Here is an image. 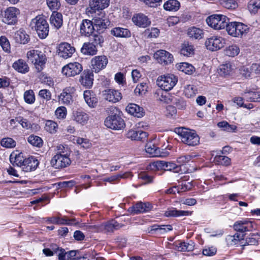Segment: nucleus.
I'll list each match as a JSON object with an SVG mask.
<instances>
[{"mask_svg": "<svg viewBox=\"0 0 260 260\" xmlns=\"http://www.w3.org/2000/svg\"><path fill=\"white\" fill-rule=\"evenodd\" d=\"M145 150L152 157H165L169 154L168 152H161L159 148L151 142L147 143L145 146Z\"/></svg>", "mask_w": 260, "mask_h": 260, "instance_id": "obj_20", "label": "nucleus"}, {"mask_svg": "<svg viewBox=\"0 0 260 260\" xmlns=\"http://www.w3.org/2000/svg\"><path fill=\"white\" fill-rule=\"evenodd\" d=\"M109 4V0H90V6L94 10H102L107 8Z\"/></svg>", "mask_w": 260, "mask_h": 260, "instance_id": "obj_35", "label": "nucleus"}, {"mask_svg": "<svg viewBox=\"0 0 260 260\" xmlns=\"http://www.w3.org/2000/svg\"><path fill=\"white\" fill-rule=\"evenodd\" d=\"M75 51V48L67 43H61L57 49V53L59 56L64 59L71 57Z\"/></svg>", "mask_w": 260, "mask_h": 260, "instance_id": "obj_16", "label": "nucleus"}, {"mask_svg": "<svg viewBox=\"0 0 260 260\" xmlns=\"http://www.w3.org/2000/svg\"><path fill=\"white\" fill-rule=\"evenodd\" d=\"M157 94V98L158 100L167 104L171 103L172 99L174 98L173 96H172L169 93L166 92L164 93L161 90L158 92Z\"/></svg>", "mask_w": 260, "mask_h": 260, "instance_id": "obj_48", "label": "nucleus"}, {"mask_svg": "<svg viewBox=\"0 0 260 260\" xmlns=\"http://www.w3.org/2000/svg\"><path fill=\"white\" fill-rule=\"evenodd\" d=\"M58 125L53 121L47 120L45 123V129L50 133H54L57 131Z\"/></svg>", "mask_w": 260, "mask_h": 260, "instance_id": "obj_52", "label": "nucleus"}, {"mask_svg": "<svg viewBox=\"0 0 260 260\" xmlns=\"http://www.w3.org/2000/svg\"><path fill=\"white\" fill-rule=\"evenodd\" d=\"M51 24L56 28H60L62 25V16L60 13L54 11L50 16Z\"/></svg>", "mask_w": 260, "mask_h": 260, "instance_id": "obj_32", "label": "nucleus"}, {"mask_svg": "<svg viewBox=\"0 0 260 260\" xmlns=\"http://www.w3.org/2000/svg\"><path fill=\"white\" fill-rule=\"evenodd\" d=\"M108 62V60L106 56L101 55L94 57L91 60L92 71L99 73L106 68Z\"/></svg>", "mask_w": 260, "mask_h": 260, "instance_id": "obj_13", "label": "nucleus"}, {"mask_svg": "<svg viewBox=\"0 0 260 260\" xmlns=\"http://www.w3.org/2000/svg\"><path fill=\"white\" fill-rule=\"evenodd\" d=\"M154 57L159 63L164 64L171 63L173 60L172 55L164 50L157 51L154 54Z\"/></svg>", "mask_w": 260, "mask_h": 260, "instance_id": "obj_18", "label": "nucleus"}, {"mask_svg": "<svg viewBox=\"0 0 260 260\" xmlns=\"http://www.w3.org/2000/svg\"><path fill=\"white\" fill-rule=\"evenodd\" d=\"M177 247L179 251H192L194 247V244L192 241H189L188 242H179Z\"/></svg>", "mask_w": 260, "mask_h": 260, "instance_id": "obj_42", "label": "nucleus"}, {"mask_svg": "<svg viewBox=\"0 0 260 260\" xmlns=\"http://www.w3.org/2000/svg\"><path fill=\"white\" fill-rule=\"evenodd\" d=\"M177 70L186 74L191 75L195 71L194 67L187 62H180L176 64Z\"/></svg>", "mask_w": 260, "mask_h": 260, "instance_id": "obj_31", "label": "nucleus"}, {"mask_svg": "<svg viewBox=\"0 0 260 260\" xmlns=\"http://www.w3.org/2000/svg\"><path fill=\"white\" fill-rule=\"evenodd\" d=\"M147 136V133L141 130L135 131L131 129L128 131L126 134L127 138L132 140L142 141L145 139Z\"/></svg>", "mask_w": 260, "mask_h": 260, "instance_id": "obj_26", "label": "nucleus"}, {"mask_svg": "<svg viewBox=\"0 0 260 260\" xmlns=\"http://www.w3.org/2000/svg\"><path fill=\"white\" fill-rule=\"evenodd\" d=\"M229 21V18L222 14H213L206 19L208 25L216 30L226 28Z\"/></svg>", "mask_w": 260, "mask_h": 260, "instance_id": "obj_4", "label": "nucleus"}, {"mask_svg": "<svg viewBox=\"0 0 260 260\" xmlns=\"http://www.w3.org/2000/svg\"><path fill=\"white\" fill-rule=\"evenodd\" d=\"M103 95L105 100L112 103L118 102L122 98L121 93L119 91L113 89L104 90Z\"/></svg>", "mask_w": 260, "mask_h": 260, "instance_id": "obj_21", "label": "nucleus"}, {"mask_svg": "<svg viewBox=\"0 0 260 260\" xmlns=\"http://www.w3.org/2000/svg\"><path fill=\"white\" fill-rule=\"evenodd\" d=\"M193 47L188 43H184L182 46L180 53L184 56H189L193 54Z\"/></svg>", "mask_w": 260, "mask_h": 260, "instance_id": "obj_47", "label": "nucleus"}, {"mask_svg": "<svg viewBox=\"0 0 260 260\" xmlns=\"http://www.w3.org/2000/svg\"><path fill=\"white\" fill-rule=\"evenodd\" d=\"M30 25L35 28L40 38L44 39L48 36L49 25L43 17L37 16L31 20Z\"/></svg>", "mask_w": 260, "mask_h": 260, "instance_id": "obj_3", "label": "nucleus"}, {"mask_svg": "<svg viewBox=\"0 0 260 260\" xmlns=\"http://www.w3.org/2000/svg\"><path fill=\"white\" fill-rule=\"evenodd\" d=\"M48 7L51 10H57L60 6L59 0H46Z\"/></svg>", "mask_w": 260, "mask_h": 260, "instance_id": "obj_64", "label": "nucleus"}, {"mask_svg": "<svg viewBox=\"0 0 260 260\" xmlns=\"http://www.w3.org/2000/svg\"><path fill=\"white\" fill-rule=\"evenodd\" d=\"M152 209V205L149 202H138L133 207L129 208L128 211L133 214L147 212Z\"/></svg>", "mask_w": 260, "mask_h": 260, "instance_id": "obj_17", "label": "nucleus"}, {"mask_svg": "<svg viewBox=\"0 0 260 260\" xmlns=\"http://www.w3.org/2000/svg\"><path fill=\"white\" fill-rule=\"evenodd\" d=\"M10 160L11 163H14L17 166L22 168L24 164L25 158H23L22 153L16 154L14 156L13 154H12L10 156Z\"/></svg>", "mask_w": 260, "mask_h": 260, "instance_id": "obj_45", "label": "nucleus"}, {"mask_svg": "<svg viewBox=\"0 0 260 260\" xmlns=\"http://www.w3.org/2000/svg\"><path fill=\"white\" fill-rule=\"evenodd\" d=\"M217 125L219 127L222 128L223 131L228 132H233L237 128V126L235 125H231L225 121H221L218 123Z\"/></svg>", "mask_w": 260, "mask_h": 260, "instance_id": "obj_50", "label": "nucleus"}, {"mask_svg": "<svg viewBox=\"0 0 260 260\" xmlns=\"http://www.w3.org/2000/svg\"><path fill=\"white\" fill-rule=\"evenodd\" d=\"M175 132L179 136L181 141L188 146H195L199 143L200 138L193 131L179 127L175 129Z\"/></svg>", "mask_w": 260, "mask_h": 260, "instance_id": "obj_1", "label": "nucleus"}, {"mask_svg": "<svg viewBox=\"0 0 260 260\" xmlns=\"http://www.w3.org/2000/svg\"><path fill=\"white\" fill-rule=\"evenodd\" d=\"M26 57L28 61L33 63L38 72H40L43 69L47 61L46 55L37 50H31L27 51Z\"/></svg>", "mask_w": 260, "mask_h": 260, "instance_id": "obj_2", "label": "nucleus"}, {"mask_svg": "<svg viewBox=\"0 0 260 260\" xmlns=\"http://www.w3.org/2000/svg\"><path fill=\"white\" fill-rule=\"evenodd\" d=\"M28 142L34 146L41 147L43 145L42 139L35 135H30L27 138Z\"/></svg>", "mask_w": 260, "mask_h": 260, "instance_id": "obj_49", "label": "nucleus"}, {"mask_svg": "<svg viewBox=\"0 0 260 260\" xmlns=\"http://www.w3.org/2000/svg\"><path fill=\"white\" fill-rule=\"evenodd\" d=\"M111 34L116 37L120 38L129 37L131 35L130 31L127 29L119 27L112 29Z\"/></svg>", "mask_w": 260, "mask_h": 260, "instance_id": "obj_36", "label": "nucleus"}, {"mask_svg": "<svg viewBox=\"0 0 260 260\" xmlns=\"http://www.w3.org/2000/svg\"><path fill=\"white\" fill-rule=\"evenodd\" d=\"M84 99L87 104L91 108H94L98 103V99L90 90H86L83 94Z\"/></svg>", "mask_w": 260, "mask_h": 260, "instance_id": "obj_28", "label": "nucleus"}, {"mask_svg": "<svg viewBox=\"0 0 260 260\" xmlns=\"http://www.w3.org/2000/svg\"><path fill=\"white\" fill-rule=\"evenodd\" d=\"M148 86L145 83H141L138 85L135 89V92L136 94L140 95L144 94L147 91Z\"/></svg>", "mask_w": 260, "mask_h": 260, "instance_id": "obj_63", "label": "nucleus"}, {"mask_svg": "<svg viewBox=\"0 0 260 260\" xmlns=\"http://www.w3.org/2000/svg\"><path fill=\"white\" fill-rule=\"evenodd\" d=\"M0 45L4 51L6 52H10V45L6 37L4 36L0 37Z\"/></svg>", "mask_w": 260, "mask_h": 260, "instance_id": "obj_60", "label": "nucleus"}, {"mask_svg": "<svg viewBox=\"0 0 260 260\" xmlns=\"http://www.w3.org/2000/svg\"><path fill=\"white\" fill-rule=\"evenodd\" d=\"M178 82V78L173 74H168L158 77L157 85L166 91L173 89Z\"/></svg>", "mask_w": 260, "mask_h": 260, "instance_id": "obj_5", "label": "nucleus"}, {"mask_svg": "<svg viewBox=\"0 0 260 260\" xmlns=\"http://www.w3.org/2000/svg\"><path fill=\"white\" fill-rule=\"evenodd\" d=\"M12 67L15 70L21 73H26L29 71L28 64L22 59H20L14 62Z\"/></svg>", "mask_w": 260, "mask_h": 260, "instance_id": "obj_33", "label": "nucleus"}, {"mask_svg": "<svg viewBox=\"0 0 260 260\" xmlns=\"http://www.w3.org/2000/svg\"><path fill=\"white\" fill-rule=\"evenodd\" d=\"M248 8L251 13H256L260 9V0H251L248 4Z\"/></svg>", "mask_w": 260, "mask_h": 260, "instance_id": "obj_55", "label": "nucleus"}, {"mask_svg": "<svg viewBox=\"0 0 260 260\" xmlns=\"http://www.w3.org/2000/svg\"><path fill=\"white\" fill-rule=\"evenodd\" d=\"M71 160L68 156L55 155L51 160L52 166L55 169H61L69 166Z\"/></svg>", "mask_w": 260, "mask_h": 260, "instance_id": "obj_15", "label": "nucleus"}, {"mask_svg": "<svg viewBox=\"0 0 260 260\" xmlns=\"http://www.w3.org/2000/svg\"><path fill=\"white\" fill-rule=\"evenodd\" d=\"M88 115L83 111H77L73 113V119L82 125L85 124L88 120Z\"/></svg>", "mask_w": 260, "mask_h": 260, "instance_id": "obj_30", "label": "nucleus"}, {"mask_svg": "<svg viewBox=\"0 0 260 260\" xmlns=\"http://www.w3.org/2000/svg\"><path fill=\"white\" fill-rule=\"evenodd\" d=\"M184 92L187 98H191L196 94L197 89L193 85H187L184 87Z\"/></svg>", "mask_w": 260, "mask_h": 260, "instance_id": "obj_57", "label": "nucleus"}, {"mask_svg": "<svg viewBox=\"0 0 260 260\" xmlns=\"http://www.w3.org/2000/svg\"><path fill=\"white\" fill-rule=\"evenodd\" d=\"M242 95L251 102H260V91H249L245 92Z\"/></svg>", "mask_w": 260, "mask_h": 260, "instance_id": "obj_43", "label": "nucleus"}, {"mask_svg": "<svg viewBox=\"0 0 260 260\" xmlns=\"http://www.w3.org/2000/svg\"><path fill=\"white\" fill-rule=\"evenodd\" d=\"M81 52L87 55H94L97 53L98 48L91 42L84 43L81 49Z\"/></svg>", "mask_w": 260, "mask_h": 260, "instance_id": "obj_27", "label": "nucleus"}, {"mask_svg": "<svg viewBox=\"0 0 260 260\" xmlns=\"http://www.w3.org/2000/svg\"><path fill=\"white\" fill-rule=\"evenodd\" d=\"M248 29V27L247 25L240 22H229L226 28V30L229 35L235 37H238L247 33Z\"/></svg>", "mask_w": 260, "mask_h": 260, "instance_id": "obj_7", "label": "nucleus"}, {"mask_svg": "<svg viewBox=\"0 0 260 260\" xmlns=\"http://www.w3.org/2000/svg\"><path fill=\"white\" fill-rule=\"evenodd\" d=\"M83 70L81 64L77 62H71L64 66L62 73L67 77H74L79 75Z\"/></svg>", "mask_w": 260, "mask_h": 260, "instance_id": "obj_11", "label": "nucleus"}, {"mask_svg": "<svg viewBox=\"0 0 260 260\" xmlns=\"http://www.w3.org/2000/svg\"><path fill=\"white\" fill-rule=\"evenodd\" d=\"M221 4L228 9H235L238 7L236 0H222Z\"/></svg>", "mask_w": 260, "mask_h": 260, "instance_id": "obj_58", "label": "nucleus"}, {"mask_svg": "<svg viewBox=\"0 0 260 260\" xmlns=\"http://www.w3.org/2000/svg\"><path fill=\"white\" fill-rule=\"evenodd\" d=\"M123 226L114 220H111L103 223L99 225L91 226V228L94 229L97 232H102L105 234L113 233L115 230L119 229Z\"/></svg>", "mask_w": 260, "mask_h": 260, "instance_id": "obj_6", "label": "nucleus"}, {"mask_svg": "<svg viewBox=\"0 0 260 260\" xmlns=\"http://www.w3.org/2000/svg\"><path fill=\"white\" fill-rule=\"evenodd\" d=\"M93 81V75L92 72L89 70H84L79 79L81 85L87 88H89L92 85Z\"/></svg>", "mask_w": 260, "mask_h": 260, "instance_id": "obj_22", "label": "nucleus"}, {"mask_svg": "<svg viewBox=\"0 0 260 260\" xmlns=\"http://www.w3.org/2000/svg\"><path fill=\"white\" fill-rule=\"evenodd\" d=\"M1 144L4 147L12 148L16 146V142L11 138H5L1 140Z\"/></svg>", "mask_w": 260, "mask_h": 260, "instance_id": "obj_54", "label": "nucleus"}, {"mask_svg": "<svg viewBox=\"0 0 260 260\" xmlns=\"http://www.w3.org/2000/svg\"><path fill=\"white\" fill-rule=\"evenodd\" d=\"M234 228L237 231L244 233L247 231L248 227L246 225L245 221H238L234 224Z\"/></svg>", "mask_w": 260, "mask_h": 260, "instance_id": "obj_59", "label": "nucleus"}, {"mask_svg": "<svg viewBox=\"0 0 260 260\" xmlns=\"http://www.w3.org/2000/svg\"><path fill=\"white\" fill-rule=\"evenodd\" d=\"M14 38L17 42L23 44L27 43L29 40V36L21 29L15 33Z\"/></svg>", "mask_w": 260, "mask_h": 260, "instance_id": "obj_29", "label": "nucleus"}, {"mask_svg": "<svg viewBox=\"0 0 260 260\" xmlns=\"http://www.w3.org/2000/svg\"><path fill=\"white\" fill-rule=\"evenodd\" d=\"M243 236L241 237H240V235L238 234H236L234 235H228L225 239L226 242L228 246H234L237 245L239 242L240 241V240L243 239Z\"/></svg>", "mask_w": 260, "mask_h": 260, "instance_id": "obj_41", "label": "nucleus"}, {"mask_svg": "<svg viewBox=\"0 0 260 260\" xmlns=\"http://www.w3.org/2000/svg\"><path fill=\"white\" fill-rule=\"evenodd\" d=\"M187 35L189 38L195 39H201L203 37V30L196 27H192L188 29Z\"/></svg>", "mask_w": 260, "mask_h": 260, "instance_id": "obj_38", "label": "nucleus"}, {"mask_svg": "<svg viewBox=\"0 0 260 260\" xmlns=\"http://www.w3.org/2000/svg\"><path fill=\"white\" fill-rule=\"evenodd\" d=\"M240 52L239 48L236 45H232L226 47L224 50L226 55L230 57H234L237 55Z\"/></svg>", "mask_w": 260, "mask_h": 260, "instance_id": "obj_46", "label": "nucleus"}, {"mask_svg": "<svg viewBox=\"0 0 260 260\" xmlns=\"http://www.w3.org/2000/svg\"><path fill=\"white\" fill-rule=\"evenodd\" d=\"M172 230L171 225H154L151 227L150 232H154L157 234H164Z\"/></svg>", "mask_w": 260, "mask_h": 260, "instance_id": "obj_37", "label": "nucleus"}, {"mask_svg": "<svg viewBox=\"0 0 260 260\" xmlns=\"http://www.w3.org/2000/svg\"><path fill=\"white\" fill-rule=\"evenodd\" d=\"M225 41L221 37L213 36L206 40L205 45L207 48L211 51H215L223 47Z\"/></svg>", "mask_w": 260, "mask_h": 260, "instance_id": "obj_12", "label": "nucleus"}, {"mask_svg": "<svg viewBox=\"0 0 260 260\" xmlns=\"http://www.w3.org/2000/svg\"><path fill=\"white\" fill-rule=\"evenodd\" d=\"M47 220L55 224H69L70 221L66 216L60 217V216L48 217Z\"/></svg>", "mask_w": 260, "mask_h": 260, "instance_id": "obj_40", "label": "nucleus"}, {"mask_svg": "<svg viewBox=\"0 0 260 260\" xmlns=\"http://www.w3.org/2000/svg\"><path fill=\"white\" fill-rule=\"evenodd\" d=\"M125 110L128 113L138 118L143 117L144 114L143 108L133 103L129 104L126 107Z\"/></svg>", "mask_w": 260, "mask_h": 260, "instance_id": "obj_24", "label": "nucleus"}, {"mask_svg": "<svg viewBox=\"0 0 260 260\" xmlns=\"http://www.w3.org/2000/svg\"><path fill=\"white\" fill-rule=\"evenodd\" d=\"M94 31V27L92 21L83 19L80 25V33L82 36L89 37Z\"/></svg>", "mask_w": 260, "mask_h": 260, "instance_id": "obj_19", "label": "nucleus"}, {"mask_svg": "<svg viewBox=\"0 0 260 260\" xmlns=\"http://www.w3.org/2000/svg\"><path fill=\"white\" fill-rule=\"evenodd\" d=\"M233 70V66L231 63H225L220 66L218 73L222 76L230 75Z\"/></svg>", "mask_w": 260, "mask_h": 260, "instance_id": "obj_44", "label": "nucleus"}, {"mask_svg": "<svg viewBox=\"0 0 260 260\" xmlns=\"http://www.w3.org/2000/svg\"><path fill=\"white\" fill-rule=\"evenodd\" d=\"M91 21L94 27V30L99 33L104 32L110 23L105 14L103 13L95 16Z\"/></svg>", "mask_w": 260, "mask_h": 260, "instance_id": "obj_9", "label": "nucleus"}, {"mask_svg": "<svg viewBox=\"0 0 260 260\" xmlns=\"http://www.w3.org/2000/svg\"><path fill=\"white\" fill-rule=\"evenodd\" d=\"M76 89L74 87L69 86L63 89L59 95V102L64 105H70L73 102V94Z\"/></svg>", "mask_w": 260, "mask_h": 260, "instance_id": "obj_14", "label": "nucleus"}, {"mask_svg": "<svg viewBox=\"0 0 260 260\" xmlns=\"http://www.w3.org/2000/svg\"><path fill=\"white\" fill-rule=\"evenodd\" d=\"M132 21L136 25L144 28L148 26L151 23L147 16L141 13L134 15Z\"/></svg>", "mask_w": 260, "mask_h": 260, "instance_id": "obj_23", "label": "nucleus"}, {"mask_svg": "<svg viewBox=\"0 0 260 260\" xmlns=\"http://www.w3.org/2000/svg\"><path fill=\"white\" fill-rule=\"evenodd\" d=\"M57 153L56 155H62L70 156L71 150L67 145H59L56 147Z\"/></svg>", "mask_w": 260, "mask_h": 260, "instance_id": "obj_51", "label": "nucleus"}, {"mask_svg": "<svg viewBox=\"0 0 260 260\" xmlns=\"http://www.w3.org/2000/svg\"><path fill=\"white\" fill-rule=\"evenodd\" d=\"M171 103L174 104L179 109H183L186 106L185 102L182 99L174 96L172 99Z\"/></svg>", "mask_w": 260, "mask_h": 260, "instance_id": "obj_61", "label": "nucleus"}, {"mask_svg": "<svg viewBox=\"0 0 260 260\" xmlns=\"http://www.w3.org/2000/svg\"><path fill=\"white\" fill-rule=\"evenodd\" d=\"M52 250L54 254H56L59 260H65L64 250L60 248L57 245H55L52 246Z\"/></svg>", "mask_w": 260, "mask_h": 260, "instance_id": "obj_56", "label": "nucleus"}, {"mask_svg": "<svg viewBox=\"0 0 260 260\" xmlns=\"http://www.w3.org/2000/svg\"><path fill=\"white\" fill-rule=\"evenodd\" d=\"M191 213L189 211H185L182 210H178L175 208H169L167 210L164 215L166 217H179V216H187L189 215Z\"/></svg>", "mask_w": 260, "mask_h": 260, "instance_id": "obj_34", "label": "nucleus"}, {"mask_svg": "<svg viewBox=\"0 0 260 260\" xmlns=\"http://www.w3.org/2000/svg\"><path fill=\"white\" fill-rule=\"evenodd\" d=\"M23 96L25 102L27 104H31L35 101V96L32 90H26L24 93Z\"/></svg>", "mask_w": 260, "mask_h": 260, "instance_id": "obj_53", "label": "nucleus"}, {"mask_svg": "<svg viewBox=\"0 0 260 260\" xmlns=\"http://www.w3.org/2000/svg\"><path fill=\"white\" fill-rule=\"evenodd\" d=\"M180 7V3L177 0H168L164 5V9L169 11H177Z\"/></svg>", "mask_w": 260, "mask_h": 260, "instance_id": "obj_39", "label": "nucleus"}, {"mask_svg": "<svg viewBox=\"0 0 260 260\" xmlns=\"http://www.w3.org/2000/svg\"><path fill=\"white\" fill-rule=\"evenodd\" d=\"M105 125L111 129L118 130L124 127L125 123L122 118L118 115H112L105 120Z\"/></svg>", "mask_w": 260, "mask_h": 260, "instance_id": "obj_8", "label": "nucleus"}, {"mask_svg": "<svg viewBox=\"0 0 260 260\" xmlns=\"http://www.w3.org/2000/svg\"><path fill=\"white\" fill-rule=\"evenodd\" d=\"M39 165L38 160L31 156L25 158V161L22 169L23 171L28 172L35 170Z\"/></svg>", "mask_w": 260, "mask_h": 260, "instance_id": "obj_25", "label": "nucleus"}, {"mask_svg": "<svg viewBox=\"0 0 260 260\" xmlns=\"http://www.w3.org/2000/svg\"><path fill=\"white\" fill-rule=\"evenodd\" d=\"M19 14L18 9L15 7H9L4 11L2 21L9 25L14 24L17 21V15Z\"/></svg>", "mask_w": 260, "mask_h": 260, "instance_id": "obj_10", "label": "nucleus"}, {"mask_svg": "<svg viewBox=\"0 0 260 260\" xmlns=\"http://www.w3.org/2000/svg\"><path fill=\"white\" fill-rule=\"evenodd\" d=\"M166 161H157L153 162L150 164L151 169H164L166 170Z\"/></svg>", "mask_w": 260, "mask_h": 260, "instance_id": "obj_62", "label": "nucleus"}]
</instances>
